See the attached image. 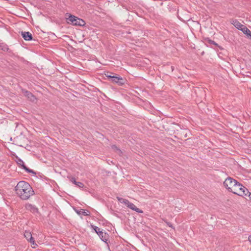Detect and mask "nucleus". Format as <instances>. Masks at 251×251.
<instances>
[{
    "label": "nucleus",
    "instance_id": "obj_1",
    "mask_svg": "<svg viewBox=\"0 0 251 251\" xmlns=\"http://www.w3.org/2000/svg\"><path fill=\"white\" fill-rule=\"evenodd\" d=\"M224 185L229 192L240 197H245L249 194L247 188L231 177L226 178L224 182Z\"/></svg>",
    "mask_w": 251,
    "mask_h": 251
},
{
    "label": "nucleus",
    "instance_id": "obj_2",
    "mask_svg": "<svg viewBox=\"0 0 251 251\" xmlns=\"http://www.w3.org/2000/svg\"><path fill=\"white\" fill-rule=\"evenodd\" d=\"M15 191L17 196L23 200H27L34 195L32 187L25 181L19 182L15 188Z\"/></svg>",
    "mask_w": 251,
    "mask_h": 251
},
{
    "label": "nucleus",
    "instance_id": "obj_3",
    "mask_svg": "<svg viewBox=\"0 0 251 251\" xmlns=\"http://www.w3.org/2000/svg\"><path fill=\"white\" fill-rule=\"evenodd\" d=\"M65 17L66 22L68 24L80 26H83L86 24L83 20L69 13H66L65 15Z\"/></svg>",
    "mask_w": 251,
    "mask_h": 251
},
{
    "label": "nucleus",
    "instance_id": "obj_4",
    "mask_svg": "<svg viewBox=\"0 0 251 251\" xmlns=\"http://www.w3.org/2000/svg\"><path fill=\"white\" fill-rule=\"evenodd\" d=\"M117 199L118 200L119 202H120L121 203L125 204L129 208H130L134 211H135L136 212L139 213H143V211L142 210L137 208L133 203L129 201L128 200L119 197H117Z\"/></svg>",
    "mask_w": 251,
    "mask_h": 251
},
{
    "label": "nucleus",
    "instance_id": "obj_5",
    "mask_svg": "<svg viewBox=\"0 0 251 251\" xmlns=\"http://www.w3.org/2000/svg\"><path fill=\"white\" fill-rule=\"evenodd\" d=\"M112 82L113 83H117L119 85H123L125 83L124 79L120 76H114L112 79Z\"/></svg>",
    "mask_w": 251,
    "mask_h": 251
},
{
    "label": "nucleus",
    "instance_id": "obj_6",
    "mask_svg": "<svg viewBox=\"0 0 251 251\" xmlns=\"http://www.w3.org/2000/svg\"><path fill=\"white\" fill-rule=\"evenodd\" d=\"M98 234L102 241H105L107 240L108 235L105 232H103L102 229H99Z\"/></svg>",
    "mask_w": 251,
    "mask_h": 251
},
{
    "label": "nucleus",
    "instance_id": "obj_7",
    "mask_svg": "<svg viewBox=\"0 0 251 251\" xmlns=\"http://www.w3.org/2000/svg\"><path fill=\"white\" fill-rule=\"evenodd\" d=\"M22 36L26 41H30L32 39V35L29 32H22Z\"/></svg>",
    "mask_w": 251,
    "mask_h": 251
},
{
    "label": "nucleus",
    "instance_id": "obj_8",
    "mask_svg": "<svg viewBox=\"0 0 251 251\" xmlns=\"http://www.w3.org/2000/svg\"><path fill=\"white\" fill-rule=\"evenodd\" d=\"M232 25H234L235 27H236L237 29L242 30L244 27L245 26L244 25H242L237 20H234L231 23Z\"/></svg>",
    "mask_w": 251,
    "mask_h": 251
},
{
    "label": "nucleus",
    "instance_id": "obj_9",
    "mask_svg": "<svg viewBox=\"0 0 251 251\" xmlns=\"http://www.w3.org/2000/svg\"><path fill=\"white\" fill-rule=\"evenodd\" d=\"M24 95L26 96L30 100L34 101L35 99L34 96L29 92L27 91H23Z\"/></svg>",
    "mask_w": 251,
    "mask_h": 251
},
{
    "label": "nucleus",
    "instance_id": "obj_10",
    "mask_svg": "<svg viewBox=\"0 0 251 251\" xmlns=\"http://www.w3.org/2000/svg\"><path fill=\"white\" fill-rule=\"evenodd\" d=\"M25 208L27 210H30L33 212H35L37 210V209L34 205L30 203H26L25 204Z\"/></svg>",
    "mask_w": 251,
    "mask_h": 251
},
{
    "label": "nucleus",
    "instance_id": "obj_11",
    "mask_svg": "<svg viewBox=\"0 0 251 251\" xmlns=\"http://www.w3.org/2000/svg\"><path fill=\"white\" fill-rule=\"evenodd\" d=\"M24 236L27 241L29 242L32 240L33 239L31 232L29 231H25V232Z\"/></svg>",
    "mask_w": 251,
    "mask_h": 251
},
{
    "label": "nucleus",
    "instance_id": "obj_12",
    "mask_svg": "<svg viewBox=\"0 0 251 251\" xmlns=\"http://www.w3.org/2000/svg\"><path fill=\"white\" fill-rule=\"evenodd\" d=\"M71 181L74 184H75V185H76V186H77L78 187H79L80 188H82L84 186V184L82 183H81L80 182L76 181V180H75V179L74 177H72L71 179Z\"/></svg>",
    "mask_w": 251,
    "mask_h": 251
},
{
    "label": "nucleus",
    "instance_id": "obj_13",
    "mask_svg": "<svg viewBox=\"0 0 251 251\" xmlns=\"http://www.w3.org/2000/svg\"><path fill=\"white\" fill-rule=\"evenodd\" d=\"M242 32L246 34L249 37L251 38V31L249 30L246 26L244 27Z\"/></svg>",
    "mask_w": 251,
    "mask_h": 251
},
{
    "label": "nucleus",
    "instance_id": "obj_14",
    "mask_svg": "<svg viewBox=\"0 0 251 251\" xmlns=\"http://www.w3.org/2000/svg\"><path fill=\"white\" fill-rule=\"evenodd\" d=\"M29 242L31 244L32 248H36L38 246L37 244L36 243L35 241H34V240L33 239H32V240H31Z\"/></svg>",
    "mask_w": 251,
    "mask_h": 251
},
{
    "label": "nucleus",
    "instance_id": "obj_15",
    "mask_svg": "<svg viewBox=\"0 0 251 251\" xmlns=\"http://www.w3.org/2000/svg\"><path fill=\"white\" fill-rule=\"evenodd\" d=\"M23 168L26 171L30 172V173H33V171L32 170H29L24 165V163L23 162Z\"/></svg>",
    "mask_w": 251,
    "mask_h": 251
},
{
    "label": "nucleus",
    "instance_id": "obj_16",
    "mask_svg": "<svg viewBox=\"0 0 251 251\" xmlns=\"http://www.w3.org/2000/svg\"><path fill=\"white\" fill-rule=\"evenodd\" d=\"M105 75L106 77H107L108 78H111V79H112L113 77L115 76V75H109L108 74H105Z\"/></svg>",
    "mask_w": 251,
    "mask_h": 251
},
{
    "label": "nucleus",
    "instance_id": "obj_17",
    "mask_svg": "<svg viewBox=\"0 0 251 251\" xmlns=\"http://www.w3.org/2000/svg\"><path fill=\"white\" fill-rule=\"evenodd\" d=\"M248 197L249 198V200L251 201V193L249 191V194H248V195L247 196H246L245 197Z\"/></svg>",
    "mask_w": 251,
    "mask_h": 251
},
{
    "label": "nucleus",
    "instance_id": "obj_18",
    "mask_svg": "<svg viewBox=\"0 0 251 251\" xmlns=\"http://www.w3.org/2000/svg\"><path fill=\"white\" fill-rule=\"evenodd\" d=\"M94 230H95V231L97 232V233L98 234V230L99 229H101L100 228H99V227H97V226H95L94 227Z\"/></svg>",
    "mask_w": 251,
    "mask_h": 251
},
{
    "label": "nucleus",
    "instance_id": "obj_19",
    "mask_svg": "<svg viewBox=\"0 0 251 251\" xmlns=\"http://www.w3.org/2000/svg\"><path fill=\"white\" fill-rule=\"evenodd\" d=\"M89 212L87 211V212H85V211H84L83 212V214L84 215H89Z\"/></svg>",
    "mask_w": 251,
    "mask_h": 251
},
{
    "label": "nucleus",
    "instance_id": "obj_20",
    "mask_svg": "<svg viewBox=\"0 0 251 251\" xmlns=\"http://www.w3.org/2000/svg\"><path fill=\"white\" fill-rule=\"evenodd\" d=\"M248 241L251 244V235L248 237Z\"/></svg>",
    "mask_w": 251,
    "mask_h": 251
}]
</instances>
